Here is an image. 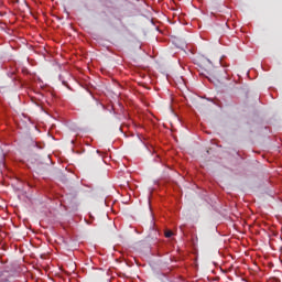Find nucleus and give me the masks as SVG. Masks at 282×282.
<instances>
[{
  "instance_id": "obj_1",
  "label": "nucleus",
  "mask_w": 282,
  "mask_h": 282,
  "mask_svg": "<svg viewBox=\"0 0 282 282\" xmlns=\"http://www.w3.org/2000/svg\"><path fill=\"white\" fill-rule=\"evenodd\" d=\"M165 237H166V239H171V237H173V231L166 230L165 231Z\"/></svg>"
}]
</instances>
